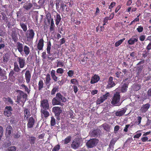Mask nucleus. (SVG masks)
I'll return each instance as SVG.
<instances>
[{
  "label": "nucleus",
  "mask_w": 151,
  "mask_h": 151,
  "mask_svg": "<svg viewBox=\"0 0 151 151\" xmlns=\"http://www.w3.org/2000/svg\"><path fill=\"white\" fill-rule=\"evenodd\" d=\"M66 101V98L63 96L60 93H58L56 94L55 97L53 98L52 100V104L54 106L57 105H61V102H65Z\"/></svg>",
  "instance_id": "nucleus-1"
},
{
  "label": "nucleus",
  "mask_w": 151,
  "mask_h": 151,
  "mask_svg": "<svg viewBox=\"0 0 151 151\" xmlns=\"http://www.w3.org/2000/svg\"><path fill=\"white\" fill-rule=\"evenodd\" d=\"M25 35L26 42L25 43L28 45L31 44L35 35L34 30L29 29L25 32Z\"/></svg>",
  "instance_id": "nucleus-2"
},
{
  "label": "nucleus",
  "mask_w": 151,
  "mask_h": 151,
  "mask_svg": "<svg viewBox=\"0 0 151 151\" xmlns=\"http://www.w3.org/2000/svg\"><path fill=\"white\" fill-rule=\"evenodd\" d=\"M16 92L18 93L16 102L18 103H19L20 102L24 103L27 98V94L20 90H17Z\"/></svg>",
  "instance_id": "nucleus-3"
},
{
  "label": "nucleus",
  "mask_w": 151,
  "mask_h": 151,
  "mask_svg": "<svg viewBox=\"0 0 151 151\" xmlns=\"http://www.w3.org/2000/svg\"><path fill=\"white\" fill-rule=\"evenodd\" d=\"M120 100L121 96L119 92H116L111 99V104L114 106H119L122 103Z\"/></svg>",
  "instance_id": "nucleus-4"
},
{
  "label": "nucleus",
  "mask_w": 151,
  "mask_h": 151,
  "mask_svg": "<svg viewBox=\"0 0 151 151\" xmlns=\"http://www.w3.org/2000/svg\"><path fill=\"white\" fill-rule=\"evenodd\" d=\"M98 141V139H90L87 142L86 145L88 147H93L97 145Z\"/></svg>",
  "instance_id": "nucleus-5"
},
{
  "label": "nucleus",
  "mask_w": 151,
  "mask_h": 151,
  "mask_svg": "<svg viewBox=\"0 0 151 151\" xmlns=\"http://www.w3.org/2000/svg\"><path fill=\"white\" fill-rule=\"evenodd\" d=\"M52 111L54 113L55 116L57 119H60V115L62 111L60 108L58 106H55L52 108Z\"/></svg>",
  "instance_id": "nucleus-6"
},
{
  "label": "nucleus",
  "mask_w": 151,
  "mask_h": 151,
  "mask_svg": "<svg viewBox=\"0 0 151 151\" xmlns=\"http://www.w3.org/2000/svg\"><path fill=\"white\" fill-rule=\"evenodd\" d=\"M110 93L109 92H106V94L101 96L97 99L96 101V104H100L102 102H104L105 100L107 99L108 97L110 96Z\"/></svg>",
  "instance_id": "nucleus-7"
},
{
  "label": "nucleus",
  "mask_w": 151,
  "mask_h": 151,
  "mask_svg": "<svg viewBox=\"0 0 151 151\" xmlns=\"http://www.w3.org/2000/svg\"><path fill=\"white\" fill-rule=\"evenodd\" d=\"M129 78H127L125 79H124L123 82H124L123 85L122 86L121 91L122 92H126L127 91V88H128V85L129 84V80H128Z\"/></svg>",
  "instance_id": "nucleus-8"
},
{
  "label": "nucleus",
  "mask_w": 151,
  "mask_h": 151,
  "mask_svg": "<svg viewBox=\"0 0 151 151\" xmlns=\"http://www.w3.org/2000/svg\"><path fill=\"white\" fill-rule=\"evenodd\" d=\"M13 109L11 106H6L5 107L4 112V114L7 117H10L12 114V111Z\"/></svg>",
  "instance_id": "nucleus-9"
},
{
  "label": "nucleus",
  "mask_w": 151,
  "mask_h": 151,
  "mask_svg": "<svg viewBox=\"0 0 151 151\" xmlns=\"http://www.w3.org/2000/svg\"><path fill=\"white\" fill-rule=\"evenodd\" d=\"M17 58V61L18 62L20 68H22L24 67L25 65V60L24 58L22 57H18L16 56Z\"/></svg>",
  "instance_id": "nucleus-10"
},
{
  "label": "nucleus",
  "mask_w": 151,
  "mask_h": 151,
  "mask_svg": "<svg viewBox=\"0 0 151 151\" xmlns=\"http://www.w3.org/2000/svg\"><path fill=\"white\" fill-rule=\"evenodd\" d=\"M24 3L22 7L24 9H25L26 10H29L30 9L31 7L33 6V4L32 3H31L30 2L28 1L26 2L22 1L21 4H22Z\"/></svg>",
  "instance_id": "nucleus-11"
},
{
  "label": "nucleus",
  "mask_w": 151,
  "mask_h": 151,
  "mask_svg": "<svg viewBox=\"0 0 151 151\" xmlns=\"http://www.w3.org/2000/svg\"><path fill=\"white\" fill-rule=\"evenodd\" d=\"M35 123V120L33 117H29L28 119L27 123V128H32L33 127Z\"/></svg>",
  "instance_id": "nucleus-12"
},
{
  "label": "nucleus",
  "mask_w": 151,
  "mask_h": 151,
  "mask_svg": "<svg viewBox=\"0 0 151 151\" xmlns=\"http://www.w3.org/2000/svg\"><path fill=\"white\" fill-rule=\"evenodd\" d=\"M17 30L16 29H14L12 30L11 32V37L12 39L14 42H17L18 40V38L17 37Z\"/></svg>",
  "instance_id": "nucleus-13"
},
{
  "label": "nucleus",
  "mask_w": 151,
  "mask_h": 151,
  "mask_svg": "<svg viewBox=\"0 0 151 151\" xmlns=\"http://www.w3.org/2000/svg\"><path fill=\"white\" fill-rule=\"evenodd\" d=\"M40 105L43 109H48L49 108V104L47 99H43L40 101Z\"/></svg>",
  "instance_id": "nucleus-14"
},
{
  "label": "nucleus",
  "mask_w": 151,
  "mask_h": 151,
  "mask_svg": "<svg viewBox=\"0 0 151 151\" xmlns=\"http://www.w3.org/2000/svg\"><path fill=\"white\" fill-rule=\"evenodd\" d=\"M113 77L110 76L109 77L108 81V84L106 86V88H110L115 86V82L113 81Z\"/></svg>",
  "instance_id": "nucleus-15"
},
{
  "label": "nucleus",
  "mask_w": 151,
  "mask_h": 151,
  "mask_svg": "<svg viewBox=\"0 0 151 151\" xmlns=\"http://www.w3.org/2000/svg\"><path fill=\"white\" fill-rule=\"evenodd\" d=\"M80 145V140L78 139L73 140L71 145V147L75 149H77L79 147Z\"/></svg>",
  "instance_id": "nucleus-16"
},
{
  "label": "nucleus",
  "mask_w": 151,
  "mask_h": 151,
  "mask_svg": "<svg viewBox=\"0 0 151 151\" xmlns=\"http://www.w3.org/2000/svg\"><path fill=\"white\" fill-rule=\"evenodd\" d=\"M138 40V36L137 34L133 35L132 37L128 41V43L130 45H133L135 42H137Z\"/></svg>",
  "instance_id": "nucleus-17"
},
{
  "label": "nucleus",
  "mask_w": 151,
  "mask_h": 151,
  "mask_svg": "<svg viewBox=\"0 0 151 151\" xmlns=\"http://www.w3.org/2000/svg\"><path fill=\"white\" fill-rule=\"evenodd\" d=\"M16 47L19 52H20L21 55H22L23 53V44L19 41L17 42L16 44Z\"/></svg>",
  "instance_id": "nucleus-18"
},
{
  "label": "nucleus",
  "mask_w": 151,
  "mask_h": 151,
  "mask_svg": "<svg viewBox=\"0 0 151 151\" xmlns=\"http://www.w3.org/2000/svg\"><path fill=\"white\" fill-rule=\"evenodd\" d=\"M51 78L49 73H47L45 77V83L47 88H49L51 85L50 81Z\"/></svg>",
  "instance_id": "nucleus-19"
},
{
  "label": "nucleus",
  "mask_w": 151,
  "mask_h": 151,
  "mask_svg": "<svg viewBox=\"0 0 151 151\" xmlns=\"http://www.w3.org/2000/svg\"><path fill=\"white\" fill-rule=\"evenodd\" d=\"M54 16L55 22V24L56 25H58L61 20V17L60 14L57 12H56L55 14L54 15Z\"/></svg>",
  "instance_id": "nucleus-20"
},
{
  "label": "nucleus",
  "mask_w": 151,
  "mask_h": 151,
  "mask_svg": "<svg viewBox=\"0 0 151 151\" xmlns=\"http://www.w3.org/2000/svg\"><path fill=\"white\" fill-rule=\"evenodd\" d=\"M100 80V77L98 75L95 74L91 77L90 83L91 84L96 83Z\"/></svg>",
  "instance_id": "nucleus-21"
},
{
  "label": "nucleus",
  "mask_w": 151,
  "mask_h": 151,
  "mask_svg": "<svg viewBox=\"0 0 151 151\" xmlns=\"http://www.w3.org/2000/svg\"><path fill=\"white\" fill-rule=\"evenodd\" d=\"M44 40L43 38L40 39L37 45V47L39 50H42L44 45Z\"/></svg>",
  "instance_id": "nucleus-22"
},
{
  "label": "nucleus",
  "mask_w": 151,
  "mask_h": 151,
  "mask_svg": "<svg viewBox=\"0 0 151 151\" xmlns=\"http://www.w3.org/2000/svg\"><path fill=\"white\" fill-rule=\"evenodd\" d=\"M13 128L11 125H8L6 128V137H9L12 134Z\"/></svg>",
  "instance_id": "nucleus-23"
},
{
  "label": "nucleus",
  "mask_w": 151,
  "mask_h": 151,
  "mask_svg": "<svg viewBox=\"0 0 151 151\" xmlns=\"http://www.w3.org/2000/svg\"><path fill=\"white\" fill-rule=\"evenodd\" d=\"M25 80L26 82L28 83H29L31 77V75L29 70H27L25 73Z\"/></svg>",
  "instance_id": "nucleus-24"
},
{
  "label": "nucleus",
  "mask_w": 151,
  "mask_h": 151,
  "mask_svg": "<svg viewBox=\"0 0 151 151\" xmlns=\"http://www.w3.org/2000/svg\"><path fill=\"white\" fill-rule=\"evenodd\" d=\"M41 57L42 58V60L43 61H44L45 60L47 59V58L49 60H53L56 58V57H50L49 56H47L46 53V52H42V53Z\"/></svg>",
  "instance_id": "nucleus-25"
},
{
  "label": "nucleus",
  "mask_w": 151,
  "mask_h": 151,
  "mask_svg": "<svg viewBox=\"0 0 151 151\" xmlns=\"http://www.w3.org/2000/svg\"><path fill=\"white\" fill-rule=\"evenodd\" d=\"M100 130L98 129H95L93 130L91 132V133L90 135L91 137H96L98 136L100 134Z\"/></svg>",
  "instance_id": "nucleus-26"
},
{
  "label": "nucleus",
  "mask_w": 151,
  "mask_h": 151,
  "mask_svg": "<svg viewBox=\"0 0 151 151\" xmlns=\"http://www.w3.org/2000/svg\"><path fill=\"white\" fill-rule=\"evenodd\" d=\"M24 119L25 118L26 119H29V117L30 115L29 109L26 108H24Z\"/></svg>",
  "instance_id": "nucleus-27"
},
{
  "label": "nucleus",
  "mask_w": 151,
  "mask_h": 151,
  "mask_svg": "<svg viewBox=\"0 0 151 151\" xmlns=\"http://www.w3.org/2000/svg\"><path fill=\"white\" fill-rule=\"evenodd\" d=\"M50 74L51 77L53 80L54 81H58V77L56 76V72L55 70H52L50 72Z\"/></svg>",
  "instance_id": "nucleus-28"
},
{
  "label": "nucleus",
  "mask_w": 151,
  "mask_h": 151,
  "mask_svg": "<svg viewBox=\"0 0 151 151\" xmlns=\"http://www.w3.org/2000/svg\"><path fill=\"white\" fill-rule=\"evenodd\" d=\"M15 73L14 70H11L9 75V78L11 81H14L15 80V77L14 76Z\"/></svg>",
  "instance_id": "nucleus-29"
},
{
  "label": "nucleus",
  "mask_w": 151,
  "mask_h": 151,
  "mask_svg": "<svg viewBox=\"0 0 151 151\" xmlns=\"http://www.w3.org/2000/svg\"><path fill=\"white\" fill-rule=\"evenodd\" d=\"M126 111V109H123L120 111L116 112L115 113V114L117 116H121L123 115Z\"/></svg>",
  "instance_id": "nucleus-30"
},
{
  "label": "nucleus",
  "mask_w": 151,
  "mask_h": 151,
  "mask_svg": "<svg viewBox=\"0 0 151 151\" xmlns=\"http://www.w3.org/2000/svg\"><path fill=\"white\" fill-rule=\"evenodd\" d=\"M150 108V104L149 103H147L142 106L141 108V111L143 112H145L147 111Z\"/></svg>",
  "instance_id": "nucleus-31"
},
{
  "label": "nucleus",
  "mask_w": 151,
  "mask_h": 151,
  "mask_svg": "<svg viewBox=\"0 0 151 151\" xmlns=\"http://www.w3.org/2000/svg\"><path fill=\"white\" fill-rule=\"evenodd\" d=\"M51 44L50 41H48L47 44V48L46 49L47 54L49 55H51L50 50L51 49Z\"/></svg>",
  "instance_id": "nucleus-32"
},
{
  "label": "nucleus",
  "mask_w": 151,
  "mask_h": 151,
  "mask_svg": "<svg viewBox=\"0 0 151 151\" xmlns=\"http://www.w3.org/2000/svg\"><path fill=\"white\" fill-rule=\"evenodd\" d=\"M19 25L21 28L22 29L23 31L26 33L27 31V24L25 23L22 22H20Z\"/></svg>",
  "instance_id": "nucleus-33"
},
{
  "label": "nucleus",
  "mask_w": 151,
  "mask_h": 151,
  "mask_svg": "<svg viewBox=\"0 0 151 151\" xmlns=\"http://www.w3.org/2000/svg\"><path fill=\"white\" fill-rule=\"evenodd\" d=\"M59 90V86H53L51 92V94L52 95L55 94L56 92L58 91Z\"/></svg>",
  "instance_id": "nucleus-34"
},
{
  "label": "nucleus",
  "mask_w": 151,
  "mask_h": 151,
  "mask_svg": "<svg viewBox=\"0 0 151 151\" xmlns=\"http://www.w3.org/2000/svg\"><path fill=\"white\" fill-rule=\"evenodd\" d=\"M36 139V138L34 136H30L28 138V141L31 145L35 144Z\"/></svg>",
  "instance_id": "nucleus-35"
},
{
  "label": "nucleus",
  "mask_w": 151,
  "mask_h": 151,
  "mask_svg": "<svg viewBox=\"0 0 151 151\" xmlns=\"http://www.w3.org/2000/svg\"><path fill=\"white\" fill-rule=\"evenodd\" d=\"M23 50L24 52V54L26 55H29L30 52V49L29 47L27 45H25L24 46Z\"/></svg>",
  "instance_id": "nucleus-36"
},
{
  "label": "nucleus",
  "mask_w": 151,
  "mask_h": 151,
  "mask_svg": "<svg viewBox=\"0 0 151 151\" xmlns=\"http://www.w3.org/2000/svg\"><path fill=\"white\" fill-rule=\"evenodd\" d=\"M6 72L4 70H2L0 67V76H3L5 79H6L7 77L6 76Z\"/></svg>",
  "instance_id": "nucleus-37"
},
{
  "label": "nucleus",
  "mask_w": 151,
  "mask_h": 151,
  "mask_svg": "<svg viewBox=\"0 0 151 151\" xmlns=\"http://www.w3.org/2000/svg\"><path fill=\"white\" fill-rule=\"evenodd\" d=\"M116 140L113 139H112L110 142V144H109V147L110 149L113 150L114 146L116 142Z\"/></svg>",
  "instance_id": "nucleus-38"
},
{
  "label": "nucleus",
  "mask_w": 151,
  "mask_h": 151,
  "mask_svg": "<svg viewBox=\"0 0 151 151\" xmlns=\"http://www.w3.org/2000/svg\"><path fill=\"white\" fill-rule=\"evenodd\" d=\"M10 58V55L9 53H6L3 56V61L4 62H7Z\"/></svg>",
  "instance_id": "nucleus-39"
},
{
  "label": "nucleus",
  "mask_w": 151,
  "mask_h": 151,
  "mask_svg": "<svg viewBox=\"0 0 151 151\" xmlns=\"http://www.w3.org/2000/svg\"><path fill=\"white\" fill-rule=\"evenodd\" d=\"M38 89L39 91H40L44 87V82L43 80H40L38 84Z\"/></svg>",
  "instance_id": "nucleus-40"
},
{
  "label": "nucleus",
  "mask_w": 151,
  "mask_h": 151,
  "mask_svg": "<svg viewBox=\"0 0 151 151\" xmlns=\"http://www.w3.org/2000/svg\"><path fill=\"white\" fill-rule=\"evenodd\" d=\"M72 139V137L71 136H68L65 138L64 140H62L64 144H67L68 143L71 141Z\"/></svg>",
  "instance_id": "nucleus-41"
},
{
  "label": "nucleus",
  "mask_w": 151,
  "mask_h": 151,
  "mask_svg": "<svg viewBox=\"0 0 151 151\" xmlns=\"http://www.w3.org/2000/svg\"><path fill=\"white\" fill-rule=\"evenodd\" d=\"M41 113L43 115L45 118H47L49 116V113L46 109H41Z\"/></svg>",
  "instance_id": "nucleus-42"
},
{
  "label": "nucleus",
  "mask_w": 151,
  "mask_h": 151,
  "mask_svg": "<svg viewBox=\"0 0 151 151\" xmlns=\"http://www.w3.org/2000/svg\"><path fill=\"white\" fill-rule=\"evenodd\" d=\"M14 70L16 72H18L21 69L19 66L18 65L17 62H14Z\"/></svg>",
  "instance_id": "nucleus-43"
},
{
  "label": "nucleus",
  "mask_w": 151,
  "mask_h": 151,
  "mask_svg": "<svg viewBox=\"0 0 151 151\" xmlns=\"http://www.w3.org/2000/svg\"><path fill=\"white\" fill-rule=\"evenodd\" d=\"M2 16V19L3 20H4L6 23H7L8 20V17H7L6 14L4 12H2L1 13Z\"/></svg>",
  "instance_id": "nucleus-44"
},
{
  "label": "nucleus",
  "mask_w": 151,
  "mask_h": 151,
  "mask_svg": "<svg viewBox=\"0 0 151 151\" xmlns=\"http://www.w3.org/2000/svg\"><path fill=\"white\" fill-rule=\"evenodd\" d=\"M125 38H123L121 40H119V41H117L115 43V47H118L120 45H121V44L125 40Z\"/></svg>",
  "instance_id": "nucleus-45"
},
{
  "label": "nucleus",
  "mask_w": 151,
  "mask_h": 151,
  "mask_svg": "<svg viewBox=\"0 0 151 151\" xmlns=\"http://www.w3.org/2000/svg\"><path fill=\"white\" fill-rule=\"evenodd\" d=\"M102 127H103L104 130H106L107 131H108L109 130V126L108 124H107V123H104V124H102Z\"/></svg>",
  "instance_id": "nucleus-46"
},
{
  "label": "nucleus",
  "mask_w": 151,
  "mask_h": 151,
  "mask_svg": "<svg viewBox=\"0 0 151 151\" xmlns=\"http://www.w3.org/2000/svg\"><path fill=\"white\" fill-rule=\"evenodd\" d=\"M46 18L47 19L49 24H50V21L52 19L51 14L50 13L48 12L46 14Z\"/></svg>",
  "instance_id": "nucleus-47"
},
{
  "label": "nucleus",
  "mask_w": 151,
  "mask_h": 151,
  "mask_svg": "<svg viewBox=\"0 0 151 151\" xmlns=\"http://www.w3.org/2000/svg\"><path fill=\"white\" fill-rule=\"evenodd\" d=\"M11 145V142L9 140H7L6 141H5L4 142L3 145L5 147H7Z\"/></svg>",
  "instance_id": "nucleus-48"
},
{
  "label": "nucleus",
  "mask_w": 151,
  "mask_h": 151,
  "mask_svg": "<svg viewBox=\"0 0 151 151\" xmlns=\"http://www.w3.org/2000/svg\"><path fill=\"white\" fill-rule=\"evenodd\" d=\"M116 76L118 78H122L123 76V75L122 72L120 71H118V72L116 73Z\"/></svg>",
  "instance_id": "nucleus-49"
},
{
  "label": "nucleus",
  "mask_w": 151,
  "mask_h": 151,
  "mask_svg": "<svg viewBox=\"0 0 151 151\" xmlns=\"http://www.w3.org/2000/svg\"><path fill=\"white\" fill-rule=\"evenodd\" d=\"M56 124V120L54 117H51V119L50 121V125L52 126H53Z\"/></svg>",
  "instance_id": "nucleus-50"
},
{
  "label": "nucleus",
  "mask_w": 151,
  "mask_h": 151,
  "mask_svg": "<svg viewBox=\"0 0 151 151\" xmlns=\"http://www.w3.org/2000/svg\"><path fill=\"white\" fill-rule=\"evenodd\" d=\"M68 76L72 77L74 74V71L73 70H69L67 72Z\"/></svg>",
  "instance_id": "nucleus-51"
},
{
  "label": "nucleus",
  "mask_w": 151,
  "mask_h": 151,
  "mask_svg": "<svg viewBox=\"0 0 151 151\" xmlns=\"http://www.w3.org/2000/svg\"><path fill=\"white\" fill-rule=\"evenodd\" d=\"M64 66V63L61 61H58L57 67H63Z\"/></svg>",
  "instance_id": "nucleus-52"
},
{
  "label": "nucleus",
  "mask_w": 151,
  "mask_h": 151,
  "mask_svg": "<svg viewBox=\"0 0 151 151\" xmlns=\"http://www.w3.org/2000/svg\"><path fill=\"white\" fill-rule=\"evenodd\" d=\"M60 147V146L59 145H56L55 146L53 147L52 150V151H59Z\"/></svg>",
  "instance_id": "nucleus-53"
},
{
  "label": "nucleus",
  "mask_w": 151,
  "mask_h": 151,
  "mask_svg": "<svg viewBox=\"0 0 151 151\" xmlns=\"http://www.w3.org/2000/svg\"><path fill=\"white\" fill-rule=\"evenodd\" d=\"M16 147L15 146L9 147L8 148V151H16Z\"/></svg>",
  "instance_id": "nucleus-54"
},
{
  "label": "nucleus",
  "mask_w": 151,
  "mask_h": 151,
  "mask_svg": "<svg viewBox=\"0 0 151 151\" xmlns=\"http://www.w3.org/2000/svg\"><path fill=\"white\" fill-rule=\"evenodd\" d=\"M3 128L2 127L0 126V141L1 139V138L3 134Z\"/></svg>",
  "instance_id": "nucleus-55"
},
{
  "label": "nucleus",
  "mask_w": 151,
  "mask_h": 151,
  "mask_svg": "<svg viewBox=\"0 0 151 151\" xmlns=\"http://www.w3.org/2000/svg\"><path fill=\"white\" fill-rule=\"evenodd\" d=\"M137 121L136 122V123L138 125H139L141 122V120L142 118L141 116H138L137 117Z\"/></svg>",
  "instance_id": "nucleus-56"
},
{
  "label": "nucleus",
  "mask_w": 151,
  "mask_h": 151,
  "mask_svg": "<svg viewBox=\"0 0 151 151\" xmlns=\"http://www.w3.org/2000/svg\"><path fill=\"white\" fill-rule=\"evenodd\" d=\"M116 3L115 2H112V3H111L110 5H109V8L111 9L110 10V12H111L112 8H113L116 5Z\"/></svg>",
  "instance_id": "nucleus-57"
},
{
  "label": "nucleus",
  "mask_w": 151,
  "mask_h": 151,
  "mask_svg": "<svg viewBox=\"0 0 151 151\" xmlns=\"http://www.w3.org/2000/svg\"><path fill=\"white\" fill-rule=\"evenodd\" d=\"M151 49V42H150L147 46L146 47V50H147L149 52L150 50Z\"/></svg>",
  "instance_id": "nucleus-58"
},
{
  "label": "nucleus",
  "mask_w": 151,
  "mask_h": 151,
  "mask_svg": "<svg viewBox=\"0 0 151 151\" xmlns=\"http://www.w3.org/2000/svg\"><path fill=\"white\" fill-rule=\"evenodd\" d=\"M56 72L57 73L62 74L64 72V70L62 68H58Z\"/></svg>",
  "instance_id": "nucleus-59"
},
{
  "label": "nucleus",
  "mask_w": 151,
  "mask_h": 151,
  "mask_svg": "<svg viewBox=\"0 0 151 151\" xmlns=\"http://www.w3.org/2000/svg\"><path fill=\"white\" fill-rule=\"evenodd\" d=\"M143 30V28L142 26H138V28L137 29V32H142Z\"/></svg>",
  "instance_id": "nucleus-60"
},
{
  "label": "nucleus",
  "mask_w": 151,
  "mask_h": 151,
  "mask_svg": "<svg viewBox=\"0 0 151 151\" xmlns=\"http://www.w3.org/2000/svg\"><path fill=\"white\" fill-rule=\"evenodd\" d=\"M20 137V135L18 133H16L13 134V137L14 138H18Z\"/></svg>",
  "instance_id": "nucleus-61"
},
{
  "label": "nucleus",
  "mask_w": 151,
  "mask_h": 151,
  "mask_svg": "<svg viewBox=\"0 0 151 151\" xmlns=\"http://www.w3.org/2000/svg\"><path fill=\"white\" fill-rule=\"evenodd\" d=\"M145 35H141L139 37V39L141 41H143L145 40Z\"/></svg>",
  "instance_id": "nucleus-62"
},
{
  "label": "nucleus",
  "mask_w": 151,
  "mask_h": 151,
  "mask_svg": "<svg viewBox=\"0 0 151 151\" xmlns=\"http://www.w3.org/2000/svg\"><path fill=\"white\" fill-rule=\"evenodd\" d=\"M70 82L71 83H72L73 84H75V85L76 83H78V81L77 80L75 79V78H73V79H71V80Z\"/></svg>",
  "instance_id": "nucleus-63"
},
{
  "label": "nucleus",
  "mask_w": 151,
  "mask_h": 151,
  "mask_svg": "<svg viewBox=\"0 0 151 151\" xmlns=\"http://www.w3.org/2000/svg\"><path fill=\"white\" fill-rule=\"evenodd\" d=\"M148 138L147 137H143L141 138V140L143 142H145L148 140Z\"/></svg>",
  "instance_id": "nucleus-64"
}]
</instances>
